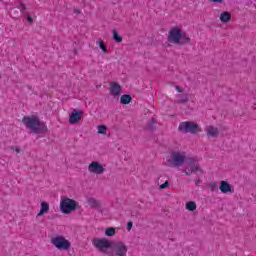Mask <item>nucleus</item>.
Returning a JSON list of instances; mask_svg holds the SVG:
<instances>
[{
  "label": "nucleus",
  "mask_w": 256,
  "mask_h": 256,
  "mask_svg": "<svg viewBox=\"0 0 256 256\" xmlns=\"http://www.w3.org/2000/svg\"><path fill=\"white\" fill-rule=\"evenodd\" d=\"M113 39L116 43H122L123 37L119 35V32L117 30H112Z\"/></svg>",
  "instance_id": "17"
},
{
  "label": "nucleus",
  "mask_w": 256,
  "mask_h": 256,
  "mask_svg": "<svg viewBox=\"0 0 256 256\" xmlns=\"http://www.w3.org/2000/svg\"><path fill=\"white\" fill-rule=\"evenodd\" d=\"M189 101V95L182 94L180 95V99L178 100V103H187Z\"/></svg>",
  "instance_id": "22"
},
{
  "label": "nucleus",
  "mask_w": 256,
  "mask_h": 256,
  "mask_svg": "<svg viewBox=\"0 0 256 256\" xmlns=\"http://www.w3.org/2000/svg\"><path fill=\"white\" fill-rule=\"evenodd\" d=\"M80 207L79 202L75 199H71L67 196L60 198V211L64 213V215H71L73 211H77Z\"/></svg>",
  "instance_id": "5"
},
{
  "label": "nucleus",
  "mask_w": 256,
  "mask_h": 256,
  "mask_svg": "<svg viewBox=\"0 0 256 256\" xmlns=\"http://www.w3.org/2000/svg\"><path fill=\"white\" fill-rule=\"evenodd\" d=\"M175 89L178 91V93H183V89H181V87L175 86Z\"/></svg>",
  "instance_id": "28"
},
{
  "label": "nucleus",
  "mask_w": 256,
  "mask_h": 256,
  "mask_svg": "<svg viewBox=\"0 0 256 256\" xmlns=\"http://www.w3.org/2000/svg\"><path fill=\"white\" fill-rule=\"evenodd\" d=\"M11 149H12V151H15L16 153H21V150L19 149V147L12 146Z\"/></svg>",
  "instance_id": "25"
},
{
  "label": "nucleus",
  "mask_w": 256,
  "mask_h": 256,
  "mask_svg": "<svg viewBox=\"0 0 256 256\" xmlns=\"http://www.w3.org/2000/svg\"><path fill=\"white\" fill-rule=\"evenodd\" d=\"M151 121H152V123H157V122L155 121V118H152Z\"/></svg>",
  "instance_id": "34"
},
{
  "label": "nucleus",
  "mask_w": 256,
  "mask_h": 256,
  "mask_svg": "<svg viewBox=\"0 0 256 256\" xmlns=\"http://www.w3.org/2000/svg\"><path fill=\"white\" fill-rule=\"evenodd\" d=\"M92 245L100 251L109 256H127L129 248L123 241L113 242L107 238H94Z\"/></svg>",
  "instance_id": "1"
},
{
  "label": "nucleus",
  "mask_w": 256,
  "mask_h": 256,
  "mask_svg": "<svg viewBox=\"0 0 256 256\" xmlns=\"http://www.w3.org/2000/svg\"><path fill=\"white\" fill-rule=\"evenodd\" d=\"M201 183V180H196V185H199Z\"/></svg>",
  "instance_id": "32"
},
{
  "label": "nucleus",
  "mask_w": 256,
  "mask_h": 256,
  "mask_svg": "<svg viewBox=\"0 0 256 256\" xmlns=\"http://www.w3.org/2000/svg\"><path fill=\"white\" fill-rule=\"evenodd\" d=\"M22 123L32 133H47V131H49L47 124L41 121L37 115L24 116L22 118Z\"/></svg>",
  "instance_id": "3"
},
{
  "label": "nucleus",
  "mask_w": 256,
  "mask_h": 256,
  "mask_svg": "<svg viewBox=\"0 0 256 256\" xmlns=\"http://www.w3.org/2000/svg\"><path fill=\"white\" fill-rule=\"evenodd\" d=\"M99 48L103 51V53H107V46L105 45V42H103V40L99 42Z\"/></svg>",
  "instance_id": "23"
},
{
  "label": "nucleus",
  "mask_w": 256,
  "mask_h": 256,
  "mask_svg": "<svg viewBox=\"0 0 256 256\" xmlns=\"http://www.w3.org/2000/svg\"><path fill=\"white\" fill-rule=\"evenodd\" d=\"M75 13H77L79 15V13H81L80 10H75Z\"/></svg>",
  "instance_id": "33"
},
{
  "label": "nucleus",
  "mask_w": 256,
  "mask_h": 256,
  "mask_svg": "<svg viewBox=\"0 0 256 256\" xmlns=\"http://www.w3.org/2000/svg\"><path fill=\"white\" fill-rule=\"evenodd\" d=\"M131 101H132L131 95L124 94L120 97V103L122 105H129V103H131Z\"/></svg>",
  "instance_id": "16"
},
{
  "label": "nucleus",
  "mask_w": 256,
  "mask_h": 256,
  "mask_svg": "<svg viewBox=\"0 0 256 256\" xmlns=\"http://www.w3.org/2000/svg\"><path fill=\"white\" fill-rule=\"evenodd\" d=\"M27 21L28 23H33V17H31L30 15L27 16Z\"/></svg>",
  "instance_id": "27"
},
{
  "label": "nucleus",
  "mask_w": 256,
  "mask_h": 256,
  "mask_svg": "<svg viewBox=\"0 0 256 256\" xmlns=\"http://www.w3.org/2000/svg\"><path fill=\"white\" fill-rule=\"evenodd\" d=\"M105 235L106 237H113V235H115V228L113 227L107 228L105 231Z\"/></svg>",
  "instance_id": "20"
},
{
  "label": "nucleus",
  "mask_w": 256,
  "mask_h": 256,
  "mask_svg": "<svg viewBox=\"0 0 256 256\" xmlns=\"http://www.w3.org/2000/svg\"><path fill=\"white\" fill-rule=\"evenodd\" d=\"M187 161V152L181 150H170L166 156L165 165L167 167L177 168L184 165Z\"/></svg>",
  "instance_id": "4"
},
{
  "label": "nucleus",
  "mask_w": 256,
  "mask_h": 256,
  "mask_svg": "<svg viewBox=\"0 0 256 256\" xmlns=\"http://www.w3.org/2000/svg\"><path fill=\"white\" fill-rule=\"evenodd\" d=\"M148 129L153 130V129H155V127H153V125H149Z\"/></svg>",
  "instance_id": "31"
},
{
  "label": "nucleus",
  "mask_w": 256,
  "mask_h": 256,
  "mask_svg": "<svg viewBox=\"0 0 256 256\" xmlns=\"http://www.w3.org/2000/svg\"><path fill=\"white\" fill-rule=\"evenodd\" d=\"M88 171L93 175H103L105 173V167L99 161H92L88 165Z\"/></svg>",
  "instance_id": "9"
},
{
  "label": "nucleus",
  "mask_w": 256,
  "mask_h": 256,
  "mask_svg": "<svg viewBox=\"0 0 256 256\" xmlns=\"http://www.w3.org/2000/svg\"><path fill=\"white\" fill-rule=\"evenodd\" d=\"M206 134H207V137H212V138L219 137V128L213 125H209L206 127Z\"/></svg>",
  "instance_id": "12"
},
{
  "label": "nucleus",
  "mask_w": 256,
  "mask_h": 256,
  "mask_svg": "<svg viewBox=\"0 0 256 256\" xmlns=\"http://www.w3.org/2000/svg\"><path fill=\"white\" fill-rule=\"evenodd\" d=\"M169 187V180H166L165 183L160 185V189H167Z\"/></svg>",
  "instance_id": "24"
},
{
  "label": "nucleus",
  "mask_w": 256,
  "mask_h": 256,
  "mask_svg": "<svg viewBox=\"0 0 256 256\" xmlns=\"http://www.w3.org/2000/svg\"><path fill=\"white\" fill-rule=\"evenodd\" d=\"M188 170H183V173L188 177L191 176L192 173H203L201 166L199 165V160L195 157L189 158L187 161Z\"/></svg>",
  "instance_id": "8"
},
{
  "label": "nucleus",
  "mask_w": 256,
  "mask_h": 256,
  "mask_svg": "<svg viewBox=\"0 0 256 256\" xmlns=\"http://www.w3.org/2000/svg\"><path fill=\"white\" fill-rule=\"evenodd\" d=\"M82 117H83V111L73 110L70 113L68 121L71 125H75L77 124L78 121H81Z\"/></svg>",
  "instance_id": "10"
},
{
  "label": "nucleus",
  "mask_w": 256,
  "mask_h": 256,
  "mask_svg": "<svg viewBox=\"0 0 256 256\" xmlns=\"http://www.w3.org/2000/svg\"><path fill=\"white\" fill-rule=\"evenodd\" d=\"M221 23H229L231 21V13L228 11H224L219 16Z\"/></svg>",
  "instance_id": "14"
},
{
  "label": "nucleus",
  "mask_w": 256,
  "mask_h": 256,
  "mask_svg": "<svg viewBox=\"0 0 256 256\" xmlns=\"http://www.w3.org/2000/svg\"><path fill=\"white\" fill-rule=\"evenodd\" d=\"M110 93L114 97H117V95H121V85L117 82H111L110 83Z\"/></svg>",
  "instance_id": "13"
},
{
  "label": "nucleus",
  "mask_w": 256,
  "mask_h": 256,
  "mask_svg": "<svg viewBox=\"0 0 256 256\" xmlns=\"http://www.w3.org/2000/svg\"><path fill=\"white\" fill-rule=\"evenodd\" d=\"M131 229H133V222H128L127 224V230L131 231Z\"/></svg>",
  "instance_id": "26"
},
{
  "label": "nucleus",
  "mask_w": 256,
  "mask_h": 256,
  "mask_svg": "<svg viewBox=\"0 0 256 256\" xmlns=\"http://www.w3.org/2000/svg\"><path fill=\"white\" fill-rule=\"evenodd\" d=\"M178 129L182 133H191L192 135H195V133H201L203 131L199 124L192 121H185L180 123Z\"/></svg>",
  "instance_id": "7"
},
{
  "label": "nucleus",
  "mask_w": 256,
  "mask_h": 256,
  "mask_svg": "<svg viewBox=\"0 0 256 256\" xmlns=\"http://www.w3.org/2000/svg\"><path fill=\"white\" fill-rule=\"evenodd\" d=\"M167 41L172 45H189L191 38L179 26H174L168 31Z\"/></svg>",
  "instance_id": "2"
},
{
  "label": "nucleus",
  "mask_w": 256,
  "mask_h": 256,
  "mask_svg": "<svg viewBox=\"0 0 256 256\" xmlns=\"http://www.w3.org/2000/svg\"><path fill=\"white\" fill-rule=\"evenodd\" d=\"M211 189H212V191H213L214 189H217V183H212V184H211Z\"/></svg>",
  "instance_id": "29"
},
{
  "label": "nucleus",
  "mask_w": 256,
  "mask_h": 256,
  "mask_svg": "<svg viewBox=\"0 0 256 256\" xmlns=\"http://www.w3.org/2000/svg\"><path fill=\"white\" fill-rule=\"evenodd\" d=\"M88 205H90V207H99V205H101V203L99 201H97L95 198H89L87 200Z\"/></svg>",
  "instance_id": "19"
},
{
  "label": "nucleus",
  "mask_w": 256,
  "mask_h": 256,
  "mask_svg": "<svg viewBox=\"0 0 256 256\" xmlns=\"http://www.w3.org/2000/svg\"><path fill=\"white\" fill-rule=\"evenodd\" d=\"M187 211H195L197 209V203L195 201H189L186 203Z\"/></svg>",
  "instance_id": "18"
},
{
  "label": "nucleus",
  "mask_w": 256,
  "mask_h": 256,
  "mask_svg": "<svg viewBox=\"0 0 256 256\" xmlns=\"http://www.w3.org/2000/svg\"><path fill=\"white\" fill-rule=\"evenodd\" d=\"M50 243L59 251H69L71 249V242L65 236H54L51 238Z\"/></svg>",
  "instance_id": "6"
},
{
  "label": "nucleus",
  "mask_w": 256,
  "mask_h": 256,
  "mask_svg": "<svg viewBox=\"0 0 256 256\" xmlns=\"http://www.w3.org/2000/svg\"><path fill=\"white\" fill-rule=\"evenodd\" d=\"M221 193L227 194V193H233V186L229 184V182L222 180L220 181V187H219Z\"/></svg>",
  "instance_id": "11"
},
{
  "label": "nucleus",
  "mask_w": 256,
  "mask_h": 256,
  "mask_svg": "<svg viewBox=\"0 0 256 256\" xmlns=\"http://www.w3.org/2000/svg\"><path fill=\"white\" fill-rule=\"evenodd\" d=\"M212 3H223V0H211Z\"/></svg>",
  "instance_id": "30"
},
{
  "label": "nucleus",
  "mask_w": 256,
  "mask_h": 256,
  "mask_svg": "<svg viewBox=\"0 0 256 256\" xmlns=\"http://www.w3.org/2000/svg\"><path fill=\"white\" fill-rule=\"evenodd\" d=\"M98 133H99V135H105L107 133V126L99 125L98 126Z\"/></svg>",
  "instance_id": "21"
},
{
  "label": "nucleus",
  "mask_w": 256,
  "mask_h": 256,
  "mask_svg": "<svg viewBox=\"0 0 256 256\" xmlns=\"http://www.w3.org/2000/svg\"><path fill=\"white\" fill-rule=\"evenodd\" d=\"M47 213H49V203L41 202V208L39 213L37 214V217H42V215H45Z\"/></svg>",
  "instance_id": "15"
}]
</instances>
